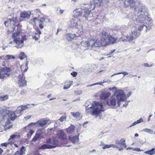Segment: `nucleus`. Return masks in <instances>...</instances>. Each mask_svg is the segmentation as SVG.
I'll use <instances>...</instances> for the list:
<instances>
[{
  "label": "nucleus",
  "instance_id": "aec40b11",
  "mask_svg": "<svg viewBox=\"0 0 155 155\" xmlns=\"http://www.w3.org/2000/svg\"><path fill=\"white\" fill-rule=\"evenodd\" d=\"M80 21V18H74L71 21V25L72 27H77L78 26V22Z\"/></svg>",
  "mask_w": 155,
  "mask_h": 155
},
{
  "label": "nucleus",
  "instance_id": "de8ad7c7",
  "mask_svg": "<svg viewBox=\"0 0 155 155\" xmlns=\"http://www.w3.org/2000/svg\"><path fill=\"white\" fill-rule=\"evenodd\" d=\"M133 150L134 151H142V150H141L140 148H134L133 149Z\"/></svg>",
  "mask_w": 155,
  "mask_h": 155
},
{
  "label": "nucleus",
  "instance_id": "a19ab883",
  "mask_svg": "<svg viewBox=\"0 0 155 155\" xmlns=\"http://www.w3.org/2000/svg\"><path fill=\"white\" fill-rule=\"evenodd\" d=\"M45 18H40L39 20V24H43L44 22L45 21Z\"/></svg>",
  "mask_w": 155,
  "mask_h": 155
},
{
  "label": "nucleus",
  "instance_id": "a18cd8bd",
  "mask_svg": "<svg viewBox=\"0 0 155 155\" xmlns=\"http://www.w3.org/2000/svg\"><path fill=\"white\" fill-rule=\"evenodd\" d=\"M71 74L73 77H75L77 74V73L76 72L73 71L71 73Z\"/></svg>",
  "mask_w": 155,
  "mask_h": 155
},
{
  "label": "nucleus",
  "instance_id": "ea45409f",
  "mask_svg": "<svg viewBox=\"0 0 155 155\" xmlns=\"http://www.w3.org/2000/svg\"><path fill=\"white\" fill-rule=\"evenodd\" d=\"M66 116H62L59 119V120L61 122H63L64 120H66Z\"/></svg>",
  "mask_w": 155,
  "mask_h": 155
},
{
  "label": "nucleus",
  "instance_id": "4d7b16f0",
  "mask_svg": "<svg viewBox=\"0 0 155 155\" xmlns=\"http://www.w3.org/2000/svg\"><path fill=\"white\" fill-rule=\"evenodd\" d=\"M31 117V115H28V116H27L26 117H25L24 118L26 120H27L29 119Z\"/></svg>",
  "mask_w": 155,
  "mask_h": 155
},
{
  "label": "nucleus",
  "instance_id": "f03ea898",
  "mask_svg": "<svg viewBox=\"0 0 155 155\" xmlns=\"http://www.w3.org/2000/svg\"><path fill=\"white\" fill-rule=\"evenodd\" d=\"M11 16L12 17L8 19L4 22L6 27L8 28V30L7 31L8 34H9L13 32L16 27H17V30L19 25H21L20 23H18V17L16 15L15 16L14 15L12 14Z\"/></svg>",
  "mask_w": 155,
  "mask_h": 155
},
{
  "label": "nucleus",
  "instance_id": "9d476101",
  "mask_svg": "<svg viewBox=\"0 0 155 155\" xmlns=\"http://www.w3.org/2000/svg\"><path fill=\"white\" fill-rule=\"evenodd\" d=\"M18 84L20 87H22L26 85V81L23 74L18 76Z\"/></svg>",
  "mask_w": 155,
  "mask_h": 155
},
{
  "label": "nucleus",
  "instance_id": "338daca9",
  "mask_svg": "<svg viewBox=\"0 0 155 155\" xmlns=\"http://www.w3.org/2000/svg\"><path fill=\"white\" fill-rule=\"evenodd\" d=\"M64 12V11L62 9H60V14H62Z\"/></svg>",
  "mask_w": 155,
  "mask_h": 155
},
{
  "label": "nucleus",
  "instance_id": "5701e85b",
  "mask_svg": "<svg viewBox=\"0 0 155 155\" xmlns=\"http://www.w3.org/2000/svg\"><path fill=\"white\" fill-rule=\"evenodd\" d=\"M147 15H145V12L144 13H140L139 15H138L137 18L138 20L141 22L145 20Z\"/></svg>",
  "mask_w": 155,
  "mask_h": 155
},
{
  "label": "nucleus",
  "instance_id": "13d9d810",
  "mask_svg": "<svg viewBox=\"0 0 155 155\" xmlns=\"http://www.w3.org/2000/svg\"><path fill=\"white\" fill-rule=\"evenodd\" d=\"M12 125H9L8 126L6 127V128H5L7 130H8L10 129V128H12Z\"/></svg>",
  "mask_w": 155,
  "mask_h": 155
},
{
  "label": "nucleus",
  "instance_id": "79ce46f5",
  "mask_svg": "<svg viewBox=\"0 0 155 155\" xmlns=\"http://www.w3.org/2000/svg\"><path fill=\"white\" fill-rule=\"evenodd\" d=\"M110 147H111V144H110V145L107 144V145H106L104 146H103V147H102V148L103 149H104L106 148H110Z\"/></svg>",
  "mask_w": 155,
  "mask_h": 155
},
{
  "label": "nucleus",
  "instance_id": "603ef678",
  "mask_svg": "<svg viewBox=\"0 0 155 155\" xmlns=\"http://www.w3.org/2000/svg\"><path fill=\"white\" fill-rule=\"evenodd\" d=\"M124 74V75H127L128 74V73L127 72H123L118 73L117 74Z\"/></svg>",
  "mask_w": 155,
  "mask_h": 155
},
{
  "label": "nucleus",
  "instance_id": "052dcab7",
  "mask_svg": "<svg viewBox=\"0 0 155 155\" xmlns=\"http://www.w3.org/2000/svg\"><path fill=\"white\" fill-rule=\"evenodd\" d=\"M137 124V122L136 121H135L134 122V123H133L131 126H130V127H131L132 126H134L136 125Z\"/></svg>",
  "mask_w": 155,
  "mask_h": 155
},
{
  "label": "nucleus",
  "instance_id": "49530a36",
  "mask_svg": "<svg viewBox=\"0 0 155 155\" xmlns=\"http://www.w3.org/2000/svg\"><path fill=\"white\" fill-rule=\"evenodd\" d=\"M10 120H9V118H8L7 121L5 122V125L6 126H7V125H9L11 123Z\"/></svg>",
  "mask_w": 155,
  "mask_h": 155
},
{
  "label": "nucleus",
  "instance_id": "680f3d73",
  "mask_svg": "<svg viewBox=\"0 0 155 155\" xmlns=\"http://www.w3.org/2000/svg\"><path fill=\"white\" fill-rule=\"evenodd\" d=\"M42 24H39V27L41 29H42L44 28V26L42 25Z\"/></svg>",
  "mask_w": 155,
  "mask_h": 155
},
{
  "label": "nucleus",
  "instance_id": "bb28decb",
  "mask_svg": "<svg viewBox=\"0 0 155 155\" xmlns=\"http://www.w3.org/2000/svg\"><path fill=\"white\" fill-rule=\"evenodd\" d=\"M66 39L68 41H71L75 37L76 35L74 34H66L65 35Z\"/></svg>",
  "mask_w": 155,
  "mask_h": 155
},
{
  "label": "nucleus",
  "instance_id": "864d4df0",
  "mask_svg": "<svg viewBox=\"0 0 155 155\" xmlns=\"http://www.w3.org/2000/svg\"><path fill=\"white\" fill-rule=\"evenodd\" d=\"M143 65L144 66L146 67H151V66H152V64H151V65H149L147 63H144L143 64Z\"/></svg>",
  "mask_w": 155,
  "mask_h": 155
},
{
  "label": "nucleus",
  "instance_id": "4c0bfd02",
  "mask_svg": "<svg viewBox=\"0 0 155 155\" xmlns=\"http://www.w3.org/2000/svg\"><path fill=\"white\" fill-rule=\"evenodd\" d=\"M26 56L24 52H21L20 53V55L19 56V58L21 60H22L25 58Z\"/></svg>",
  "mask_w": 155,
  "mask_h": 155
},
{
  "label": "nucleus",
  "instance_id": "58836bf2",
  "mask_svg": "<svg viewBox=\"0 0 155 155\" xmlns=\"http://www.w3.org/2000/svg\"><path fill=\"white\" fill-rule=\"evenodd\" d=\"M143 131L145 132H147L150 134H152L153 132V131L152 130L147 128L144 129L143 130Z\"/></svg>",
  "mask_w": 155,
  "mask_h": 155
},
{
  "label": "nucleus",
  "instance_id": "e433bc0d",
  "mask_svg": "<svg viewBox=\"0 0 155 155\" xmlns=\"http://www.w3.org/2000/svg\"><path fill=\"white\" fill-rule=\"evenodd\" d=\"M71 114L74 117H79L80 114V113L78 112H77L75 113L72 112H71Z\"/></svg>",
  "mask_w": 155,
  "mask_h": 155
},
{
  "label": "nucleus",
  "instance_id": "9b49d317",
  "mask_svg": "<svg viewBox=\"0 0 155 155\" xmlns=\"http://www.w3.org/2000/svg\"><path fill=\"white\" fill-rule=\"evenodd\" d=\"M46 143L48 145L52 146L54 147L53 148L57 147L58 145V141L56 140L53 139L51 140V138L46 139Z\"/></svg>",
  "mask_w": 155,
  "mask_h": 155
},
{
  "label": "nucleus",
  "instance_id": "473e14b6",
  "mask_svg": "<svg viewBox=\"0 0 155 155\" xmlns=\"http://www.w3.org/2000/svg\"><path fill=\"white\" fill-rule=\"evenodd\" d=\"M25 151V150L24 146H22L19 150L17 151L19 155H22L24 154Z\"/></svg>",
  "mask_w": 155,
  "mask_h": 155
},
{
  "label": "nucleus",
  "instance_id": "b1692460",
  "mask_svg": "<svg viewBox=\"0 0 155 155\" xmlns=\"http://www.w3.org/2000/svg\"><path fill=\"white\" fill-rule=\"evenodd\" d=\"M135 3L134 0H126L124 1V6L127 7L129 5H135Z\"/></svg>",
  "mask_w": 155,
  "mask_h": 155
},
{
  "label": "nucleus",
  "instance_id": "6e6d98bb",
  "mask_svg": "<svg viewBox=\"0 0 155 155\" xmlns=\"http://www.w3.org/2000/svg\"><path fill=\"white\" fill-rule=\"evenodd\" d=\"M111 147H113L114 148H117V149H119V147L117 146L116 145H115L111 144Z\"/></svg>",
  "mask_w": 155,
  "mask_h": 155
},
{
  "label": "nucleus",
  "instance_id": "1a4fd4ad",
  "mask_svg": "<svg viewBox=\"0 0 155 155\" xmlns=\"http://www.w3.org/2000/svg\"><path fill=\"white\" fill-rule=\"evenodd\" d=\"M31 12L27 11L22 12L20 14V18L18 20V23L23 21L24 19L26 18H29L31 15Z\"/></svg>",
  "mask_w": 155,
  "mask_h": 155
},
{
  "label": "nucleus",
  "instance_id": "dca6fc26",
  "mask_svg": "<svg viewBox=\"0 0 155 155\" xmlns=\"http://www.w3.org/2000/svg\"><path fill=\"white\" fill-rule=\"evenodd\" d=\"M57 135L58 138L61 140H64L67 138L66 135L62 130H59Z\"/></svg>",
  "mask_w": 155,
  "mask_h": 155
},
{
  "label": "nucleus",
  "instance_id": "bf43d9fd",
  "mask_svg": "<svg viewBox=\"0 0 155 155\" xmlns=\"http://www.w3.org/2000/svg\"><path fill=\"white\" fill-rule=\"evenodd\" d=\"M34 132V131L33 130H30L29 131V134H30V136Z\"/></svg>",
  "mask_w": 155,
  "mask_h": 155
},
{
  "label": "nucleus",
  "instance_id": "c756f323",
  "mask_svg": "<svg viewBox=\"0 0 155 155\" xmlns=\"http://www.w3.org/2000/svg\"><path fill=\"white\" fill-rule=\"evenodd\" d=\"M155 149L153 148L150 150L145 151L144 153L146 154H148L150 155H152L155 153Z\"/></svg>",
  "mask_w": 155,
  "mask_h": 155
},
{
  "label": "nucleus",
  "instance_id": "69168bd1",
  "mask_svg": "<svg viewBox=\"0 0 155 155\" xmlns=\"http://www.w3.org/2000/svg\"><path fill=\"white\" fill-rule=\"evenodd\" d=\"M3 152V150L0 147V155H1Z\"/></svg>",
  "mask_w": 155,
  "mask_h": 155
},
{
  "label": "nucleus",
  "instance_id": "4be33fe9",
  "mask_svg": "<svg viewBox=\"0 0 155 155\" xmlns=\"http://www.w3.org/2000/svg\"><path fill=\"white\" fill-rule=\"evenodd\" d=\"M75 127L73 125H71L68 127L66 129V130L67 133L71 134L74 132Z\"/></svg>",
  "mask_w": 155,
  "mask_h": 155
},
{
  "label": "nucleus",
  "instance_id": "4468645a",
  "mask_svg": "<svg viewBox=\"0 0 155 155\" xmlns=\"http://www.w3.org/2000/svg\"><path fill=\"white\" fill-rule=\"evenodd\" d=\"M21 136L20 135L13 134L11 135L10 137V138L8 140L9 143L10 144H12L14 143V141L17 138H20Z\"/></svg>",
  "mask_w": 155,
  "mask_h": 155
},
{
  "label": "nucleus",
  "instance_id": "e2e57ef3",
  "mask_svg": "<svg viewBox=\"0 0 155 155\" xmlns=\"http://www.w3.org/2000/svg\"><path fill=\"white\" fill-rule=\"evenodd\" d=\"M115 49L111 51L110 53H109V54H112L114 52H115Z\"/></svg>",
  "mask_w": 155,
  "mask_h": 155
},
{
  "label": "nucleus",
  "instance_id": "774afa93",
  "mask_svg": "<svg viewBox=\"0 0 155 155\" xmlns=\"http://www.w3.org/2000/svg\"><path fill=\"white\" fill-rule=\"evenodd\" d=\"M119 1L120 2V3H124V0H119Z\"/></svg>",
  "mask_w": 155,
  "mask_h": 155
},
{
  "label": "nucleus",
  "instance_id": "6ab92c4d",
  "mask_svg": "<svg viewBox=\"0 0 155 155\" xmlns=\"http://www.w3.org/2000/svg\"><path fill=\"white\" fill-rule=\"evenodd\" d=\"M84 11L83 12H81L80 10L77 9L75 10L74 12V18H79V17L80 16H81L83 18H84V17H83V14H84Z\"/></svg>",
  "mask_w": 155,
  "mask_h": 155
},
{
  "label": "nucleus",
  "instance_id": "c85d7f7f",
  "mask_svg": "<svg viewBox=\"0 0 155 155\" xmlns=\"http://www.w3.org/2000/svg\"><path fill=\"white\" fill-rule=\"evenodd\" d=\"M72 81H66L65 83L64 86L63 87L64 89L68 88L71 85Z\"/></svg>",
  "mask_w": 155,
  "mask_h": 155
},
{
  "label": "nucleus",
  "instance_id": "3c124183",
  "mask_svg": "<svg viewBox=\"0 0 155 155\" xmlns=\"http://www.w3.org/2000/svg\"><path fill=\"white\" fill-rule=\"evenodd\" d=\"M144 26H145V25H142L141 26H140L138 28V30H139V31H141L143 29V27Z\"/></svg>",
  "mask_w": 155,
  "mask_h": 155
},
{
  "label": "nucleus",
  "instance_id": "6e6552de",
  "mask_svg": "<svg viewBox=\"0 0 155 155\" xmlns=\"http://www.w3.org/2000/svg\"><path fill=\"white\" fill-rule=\"evenodd\" d=\"M11 71V69L9 68L5 67L0 70V78L4 79L5 77H8L9 74L8 72Z\"/></svg>",
  "mask_w": 155,
  "mask_h": 155
},
{
  "label": "nucleus",
  "instance_id": "393cba45",
  "mask_svg": "<svg viewBox=\"0 0 155 155\" xmlns=\"http://www.w3.org/2000/svg\"><path fill=\"white\" fill-rule=\"evenodd\" d=\"M9 112H8V114L7 115L8 116L9 119L11 120H14L15 119L16 117H17L13 111H11L10 112L9 111Z\"/></svg>",
  "mask_w": 155,
  "mask_h": 155
},
{
  "label": "nucleus",
  "instance_id": "cd10ccee",
  "mask_svg": "<svg viewBox=\"0 0 155 155\" xmlns=\"http://www.w3.org/2000/svg\"><path fill=\"white\" fill-rule=\"evenodd\" d=\"M54 147L52 146L48 145L47 144H44L42 145L41 147L39 148L40 149H50L53 148Z\"/></svg>",
  "mask_w": 155,
  "mask_h": 155
},
{
  "label": "nucleus",
  "instance_id": "a878e982",
  "mask_svg": "<svg viewBox=\"0 0 155 155\" xmlns=\"http://www.w3.org/2000/svg\"><path fill=\"white\" fill-rule=\"evenodd\" d=\"M116 104V100L115 98L112 97H111L110 102L109 101L107 102V104L108 105L114 106Z\"/></svg>",
  "mask_w": 155,
  "mask_h": 155
},
{
  "label": "nucleus",
  "instance_id": "5fc2aeb1",
  "mask_svg": "<svg viewBox=\"0 0 155 155\" xmlns=\"http://www.w3.org/2000/svg\"><path fill=\"white\" fill-rule=\"evenodd\" d=\"M22 38L21 39V40H23V43H24V41H25L26 40V36L25 35L22 36Z\"/></svg>",
  "mask_w": 155,
  "mask_h": 155
},
{
  "label": "nucleus",
  "instance_id": "72a5a7b5",
  "mask_svg": "<svg viewBox=\"0 0 155 155\" xmlns=\"http://www.w3.org/2000/svg\"><path fill=\"white\" fill-rule=\"evenodd\" d=\"M49 121H50L49 120H42L39 122V125L41 127H43L46 125Z\"/></svg>",
  "mask_w": 155,
  "mask_h": 155
},
{
  "label": "nucleus",
  "instance_id": "ddd939ff",
  "mask_svg": "<svg viewBox=\"0 0 155 155\" xmlns=\"http://www.w3.org/2000/svg\"><path fill=\"white\" fill-rule=\"evenodd\" d=\"M116 144L120 147L119 149L120 150H121L123 149V148L122 147H124L125 148L127 147L125 144V140L124 139H121L119 141H116Z\"/></svg>",
  "mask_w": 155,
  "mask_h": 155
},
{
  "label": "nucleus",
  "instance_id": "f257e3e1",
  "mask_svg": "<svg viewBox=\"0 0 155 155\" xmlns=\"http://www.w3.org/2000/svg\"><path fill=\"white\" fill-rule=\"evenodd\" d=\"M117 38L113 37L112 35H108L106 31L102 32L100 35V39L89 38L84 43L85 47L87 49H92L94 47L100 46L106 47L110 45L116 43Z\"/></svg>",
  "mask_w": 155,
  "mask_h": 155
},
{
  "label": "nucleus",
  "instance_id": "a211bd4d",
  "mask_svg": "<svg viewBox=\"0 0 155 155\" xmlns=\"http://www.w3.org/2000/svg\"><path fill=\"white\" fill-rule=\"evenodd\" d=\"M79 135H75L73 136H69V139L73 143H75L78 142L79 141Z\"/></svg>",
  "mask_w": 155,
  "mask_h": 155
},
{
  "label": "nucleus",
  "instance_id": "7c9ffc66",
  "mask_svg": "<svg viewBox=\"0 0 155 155\" xmlns=\"http://www.w3.org/2000/svg\"><path fill=\"white\" fill-rule=\"evenodd\" d=\"M22 111L21 110V109L20 107L19 106L14 112L17 117L20 116L21 115Z\"/></svg>",
  "mask_w": 155,
  "mask_h": 155
},
{
  "label": "nucleus",
  "instance_id": "09e8293b",
  "mask_svg": "<svg viewBox=\"0 0 155 155\" xmlns=\"http://www.w3.org/2000/svg\"><path fill=\"white\" fill-rule=\"evenodd\" d=\"M9 144V142L8 143H7L5 142L1 143V145L2 146H5V147H6Z\"/></svg>",
  "mask_w": 155,
  "mask_h": 155
},
{
  "label": "nucleus",
  "instance_id": "20e7f679",
  "mask_svg": "<svg viewBox=\"0 0 155 155\" xmlns=\"http://www.w3.org/2000/svg\"><path fill=\"white\" fill-rule=\"evenodd\" d=\"M97 3L99 5L100 4V2L98 0H95L94 1V4H90L87 10H84L83 14V17H85L86 19H87L89 17H91L92 15V13L91 11L94 10L96 6L95 4Z\"/></svg>",
  "mask_w": 155,
  "mask_h": 155
},
{
  "label": "nucleus",
  "instance_id": "8fccbe9b",
  "mask_svg": "<svg viewBox=\"0 0 155 155\" xmlns=\"http://www.w3.org/2000/svg\"><path fill=\"white\" fill-rule=\"evenodd\" d=\"M143 121V119L142 118H141L139 120H137V124H139L141 122H142Z\"/></svg>",
  "mask_w": 155,
  "mask_h": 155
},
{
  "label": "nucleus",
  "instance_id": "c9c22d12",
  "mask_svg": "<svg viewBox=\"0 0 155 155\" xmlns=\"http://www.w3.org/2000/svg\"><path fill=\"white\" fill-rule=\"evenodd\" d=\"M145 9V7L143 6H140L139 8L138 11L137 12L138 14H140V13H144L145 12L143 10Z\"/></svg>",
  "mask_w": 155,
  "mask_h": 155
},
{
  "label": "nucleus",
  "instance_id": "0eeeda50",
  "mask_svg": "<svg viewBox=\"0 0 155 155\" xmlns=\"http://www.w3.org/2000/svg\"><path fill=\"white\" fill-rule=\"evenodd\" d=\"M116 97L118 100L117 103L119 106H120L119 102L120 101H124L126 99V96L124 91L122 90H120L118 91Z\"/></svg>",
  "mask_w": 155,
  "mask_h": 155
},
{
  "label": "nucleus",
  "instance_id": "f8f14e48",
  "mask_svg": "<svg viewBox=\"0 0 155 155\" xmlns=\"http://www.w3.org/2000/svg\"><path fill=\"white\" fill-rule=\"evenodd\" d=\"M36 31L37 33L33 32L31 36L33 39L35 40V41H37L40 38V35L41 34V33L38 28H37Z\"/></svg>",
  "mask_w": 155,
  "mask_h": 155
},
{
  "label": "nucleus",
  "instance_id": "39448f33",
  "mask_svg": "<svg viewBox=\"0 0 155 155\" xmlns=\"http://www.w3.org/2000/svg\"><path fill=\"white\" fill-rule=\"evenodd\" d=\"M94 108L91 112L92 115L95 116L97 117L99 116L101 111H104L103 105L101 103L97 102L95 104Z\"/></svg>",
  "mask_w": 155,
  "mask_h": 155
},
{
  "label": "nucleus",
  "instance_id": "c03bdc74",
  "mask_svg": "<svg viewBox=\"0 0 155 155\" xmlns=\"http://www.w3.org/2000/svg\"><path fill=\"white\" fill-rule=\"evenodd\" d=\"M15 57L13 56L10 55H7L6 56V58L8 59H14L15 58Z\"/></svg>",
  "mask_w": 155,
  "mask_h": 155
},
{
  "label": "nucleus",
  "instance_id": "0e129e2a",
  "mask_svg": "<svg viewBox=\"0 0 155 155\" xmlns=\"http://www.w3.org/2000/svg\"><path fill=\"white\" fill-rule=\"evenodd\" d=\"M131 94V92H129L127 94V96L128 97H129Z\"/></svg>",
  "mask_w": 155,
  "mask_h": 155
},
{
  "label": "nucleus",
  "instance_id": "2f4dec72",
  "mask_svg": "<svg viewBox=\"0 0 155 155\" xmlns=\"http://www.w3.org/2000/svg\"><path fill=\"white\" fill-rule=\"evenodd\" d=\"M8 98V96L7 95H2V94H0V101H5Z\"/></svg>",
  "mask_w": 155,
  "mask_h": 155
},
{
  "label": "nucleus",
  "instance_id": "37998d69",
  "mask_svg": "<svg viewBox=\"0 0 155 155\" xmlns=\"http://www.w3.org/2000/svg\"><path fill=\"white\" fill-rule=\"evenodd\" d=\"M106 81H105V80H104L103 82H99L97 83H95V84H94L92 85H102V84L103 83L106 82Z\"/></svg>",
  "mask_w": 155,
  "mask_h": 155
},
{
  "label": "nucleus",
  "instance_id": "f3484780",
  "mask_svg": "<svg viewBox=\"0 0 155 155\" xmlns=\"http://www.w3.org/2000/svg\"><path fill=\"white\" fill-rule=\"evenodd\" d=\"M110 95V93L109 92H103L101 93L100 96L101 100H104L107 99Z\"/></svg>",
  "mask_w": 155,
  "mask_h": 155
},
{
  "label": "nucleus",
  "instance_id": "423d86ee",
  "mask_svg": "<svg viewBox=\"0 0 155 155\" xmlns=\"http://www.w3.org/2000/svg\"><path fill=\"white\" fill-rule=\"evenodd\" d=\"M139 35L137 31H132L129 35H127L126 36V38L125 37H121L120 38V41H132L134 39L137 38Z\"/></svg>",
  "mask_w": 155,
  "mask_h": 155
},
{
  "label": "nucleus",
  "instance_id": "2eb2a0df",
  "mask_svg": "<svg viewBox=\"0 0 155 155\" xmlns=\"http://www.w3.org/2000/svg\"><path fill=\"white\" fill-rule=\"evenodd\" d=\"M42 134V130L41 129H39L37 131L35 135L32 140L31 141L33 142H36L38 139L40 135Z\"/></svg>",
  "mask_w": 155,
  "mask_h": 155
},
{
  "label": "nucleus",
  "instance_id": "7ed1b4c3",
  "mask_svg": "<svg viewBox=\"0 0 155 155\" xmlns=\"http://www.w3.org/2000/svg\"><path fill=\"white\" fill-rule=\"evenodd\" d=\"M22 25H19L18 26V29L16 30L17 31L16 33H13L12 37L14 39V41L17 44L16 47L17 48H21L22 45H21V44H23V40H21V39L20 38V34L21 32Z\"/></svg>",
  "mask_w": 155,
  "mask_h": 155
},
{
  "label": "nucleus",
  "instance_id": "412c9836",
  "mask_svg": "<svg viewBox=\"0 0 155 155\" xmlns=\"http://www.w3.org/2000/svg\"><path fill=\"white\" fill-rule=\"evenodd\" d=\"M8 112H9V111L0 108V117L3 119H5V117L8 114Z\"/></svg>",
  "mask_w": 155,
  "mask_h": 155
},
{
  "label": "nucleus",
  "instance_id": "f704fd0d",
  "mask_svg": "<svg viewBox=\"0 0 155 155\" xmlns=\"http://www.w3.org/2000/svg\"><path fill=\"white\" fill-rule=\"evenodd\" d=\"M30 106V104H28L25 105H21L19 107H20L21 109V110L22 111L29 108Z\"/></svg>",
  "mask_w": 155,
  "mask_h": 155
}]
</instances>
